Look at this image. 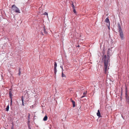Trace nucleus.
Here are the masks:
<instances>
[{"label": "nucleus", "instance_id": "nucleus-1", "mask_svg": "<svg viewBox=\"0 0 129 129\" xmlns=\"http://www.w3.org/2000/svg\"><path fill=\"white\" fill-rule=\"evenodd\" d=\"M111 49L110 48H109L108 49V51L107 52V56L106 55H103L102 56V60L103 61H104V60L103 59V58H106V59H107V60L108 61V62H109L110 61V56L111 55L112 53L111 52H110V51H111Z\"/></svg>", "mask_w": 129, "mask_h": 129}, {"label": "nucleus", "instance_id": "nucleus-2", "mask_svg": "<svg viewBox=\"0 0 129 129\" xmlns=\"http://www.w3.org/2000/svg\"><path fill=\"white\" fill-rule=\"evenodd\" d=\"M106 58H103V59L104 60V61H103L104 62V73L106 74L107 73V70L108 69V67L109 65V62L106 59Z\"/></svg>", "mask_w": 129, "mask_h": 129}, {"label": "nucleus", "instance_id": "nucleus-3", "mask_svg": "<svg viewBox=\"0 0 129 129\" xmlns=\"http://www.w3.org/2000/svg\"><path fill=\"white\" fill-rule=\"evenodd\" d=\"M13 11H14L15 12L20 13V12L19 10L14 5H12L11 7Z\"/></svg>", "mask_w": 129, "mask_h": 129}, {"label": "nucleus", "instance_id": "nucleus-4", "mask_svg": "<svg viewBox=\"0 0 129 129\" xmlns=\"http://www.w3.org/2000/svg\"><path fill=\"white\" fill-rule=\"evenodd\" d=\"M119 35L120 38L121 40H123L124 39V36L123 33V31H121L119 32Z\"/></svg>", "mask_w": 129, "mask_h": 129}, {"label": "nucleus", "instance_id": "nucleus-5", "mask_svg": "<svg viewBox=\"0 0 129 129\" xmlns=\"http://www.w3.org/2000/svg\"><path fill=\"white\" fill-rule=\"evenodd\" d=\"M57 66V64L56 62H54V73L56 74L57 72L56 67Z\"/></svg>", "mask_w": 129, "mask_h": 129}, {"label": "nucleus", "instance_id": "nucleus-6", "mask_svg": "<svg viewBox=\"0 0 129 129\" xmlns=\"http://www.w3.org/2000/svg\"><path fill=\"white\" fill-rule=\"evenodd\" d=\"M118 27V28L119 32L122 31L120 24L119 23H117Z\"/></svg>", "mask_w": 129, "mask_h": 129}, {"label": "nucleus", "instance_id": "nucleus-7", "mask_svg": "<svg viewBox=\"0 0 129 129\" xmlns=\"http://www.w3.org/2000/svg\"><path fill=\"white\" fill-rule=\"evenodd\" d=\"M97 115L99 117H101V115L100 113L99 110H98V112L97 113Z\"/></svg>", "mask_w": 129, "mask_h": 129}, {"label": "nucleus", "instance_id": "nucleus-8", "mask_svg": "<svg viewBox=\"0 0 129 129\" xmlns=\"http://www.w3.org/2000/svg\"><path fill=\"white\" fill-rule=\"evenodd\" d=\"M9 94L10 96V99H12V93L11 91H9Z\"/></svg>", "mask_w": 129, "mask_h": 129}, {"label": "nucleus", "instance_id": "nucleus-9", "mask_svg": "<svg viewBox=\"0 0 129 129\" xmlns=\"http://www.w3.org/2000/svg\"><path fill=\"white\" fill-rule=\"evenodd\" d=\"M21 101H22V105L23 106H24V103L23 97V96H21Z\"/></svg>", "mask_w": 129, "mask_h": 129}, {"label": "nucleus", "instance_id": "nucleus-10", "mask_svg": "<svg viewBox=\"0 0 129 129\" xmlns=\"http://www.w3.org/2000/svg\"><path fill=\"white\" fill-rule=\"evenodd\" d=\"M71 101L72 103L73 107L74 108L75 106V102L72 100Z\"/></svg>", "mask_w": 129, "mask_h": 129}, {"label": "nucleus", "instance_id": "nucleus-11", "mask_svg": "<svg viewBox=\"0 0 129 129\" xmlns=\"http://www.w3.org/2000/svg\"><path fill=\"white\" fill-rule=\"evenodd\" d=\"M105 22L107 23H109L110 24V22L109 19L108 17L106 18L105 20Z\"/></svg>", "mask_w": 129, "mask_h": 129}, {"label": "nucleus", "instance_id": "nucleus-12", "mask_svg": "<svg viewBox=\"0 0 129 129\" xmlns=\"http://www.w3.org/2000/svg\"><path fill=\"white\" fill-rule=\"evenodd\" d=\"M43 33H44V34H46L47 33V32L46 31V29L44 26L43 28Z\"/></svg>", "mask_w": 129, "mask_h": 129}, {"label": "nucleus", "instance_id": "nucleus-13", "mask_svg": "<svg viewBox=\"0 0 129 129\" xmlns=\"http://www.w3.org/2000/svg\"><path fill=\"white\" fill-rule=\"evenodd\" d=\"M61 76L62 77L64 78V79L66 78V75L63 73L62 71Z\"/></svg>", "mask_w": 129, "mask_h": 129}, {"label": "nucleus", "instance_id": "nucleus-14", "mask_svg": "<svg viewBox=\"0 0 129 129\" xmlns=\"http://www.w3.org/2000/svg\"><path fill=\"white\" fill-rule=\"evenodd\" d=\"M47 116L46 115L43 118V120L44 121H46L47 120Z\"/></svg>", "mask_w": 129, "mask_h": 129}, {"label": "nucleus", "instance_id": "nucleus-15", "mask_svg": "<svg viewBox=\"0 0 129 129\" xmlns=\"http://www.w3.org/2000/svg\"><path fill=\"white\" fill-rule=\"evenodd\" d=\"M30 114L28 113V120L29 121H28V122H29V120L30 119Z\"/></svg>", "mask_w": 129, "mask_h": 129}, {"label": "nucleus", "instance_id": "nucleus-16", "mask_svg": "<svg viewBox=\"0 0 129 129\" xmlns=\"http://www.w3.org/2000/svg\"><path fill=\"white\" fill-rule=\"evenodd\" d=\"M9 105H8L6 108V110L7 111H8L9 110Z\"/></svg>", "mask_w": 129, "mask_h": 129}, {"label": "nucleus", "instance_id": "nucleus-17", "mask_svg": "<svg viewBox=\"0 0 129 129\" xmlns=\"http://www.w3.org/2000/svg\"><path fill=\"white\" fill-rule=\"evenodd\" d=\"M73 9V11L74 12V13L75 14H76L77 13L76 11V10L75 9V8Z\"/></svg>", "mask_w": 129, "mask_h": 129}, {"label": "nucleus", "instance_id": "nucleus-18", "mask_svg": "<svg viewBox=\"0 0 129 129\" xmlns=\"http://www.w3.org/2000/svg\"><path fill=\"white\" fill-rule=\"evenodd\" d=\"M127 88L126 87V91H125V95L126 97H127Z\"/></svg>", "mask_w": 129, "mask_h": 129}, {"label": "nucleus", "instance_id": "nucleus-19", "mask_svg": "<svg viewBox=\"0 0 129 129\" xmlns=\"http://www.w3.org/2000/svg\"><path fill=\"white\" fill-rule=\"evenodd\" d=\"M20 74H21L20 68H19V73H18V74L19 75H20Z\"/></svg>", "mask_w": 129, "mask_h": 129}, {"label": "nucleus", "instance_id": "nucleus-20", "mask_svg": "<svg viewBox=\"0 0 129 129\" xmlns=\"http://www.w3.org/2000/svg\"><path fill=\"white\" fill-rule=\"evenodd\" d=\"M72 7L73 8V9L75 8V7L73 3L72 4Z\"/></svg>", "mask_w": 129, "mask_h": 129}, {"label": "nucleus", "instance_id": "nucleus-21", "mask_svg": "<svg viewBox=\"0 0 129 129\" xmlns=\"http://www.w3.org/2000/svg\"><path fill=\"white\" fill-rule=\"evenodd\" d=\"M12 99H11L10 100V106L12 105Z\"/></svg>", "mask_w": 129, "mask_h": 129}, {"label": "nucleus", "instance_id": "nucleus-22", "mask_svg": "<svg viewBox=\"0 0 129 129\" xmlns=\"http://www.w3.org/2000/svg\"><path fill=\"white\" fill-rule=\"evenodd\" d=\"M28 127L29 129H31L30 126L29 124H28Z\"/></svg>", "mask_w": 129, "mask_h": 129}, {"label": "nucleus", "instance_id": "nucleus-23", "mask_svg": "<svg viewBox=\"0 0 129 129\" xmlns=\"http://www.w3.org/2000/svg\"><path fill=\"white\" fill-rule=\"evenodd\" d=\"M44 14L45 15H48V13L46 12H45Z\"/></svg>", "mask_w": 129, "mask_h": 129}, {"label": "nucleus", "instance_id": "nucleus-24", "mask_svg": "<svg viewBox=\"0 0 129 129\" xmlns=\"http://www.w3.org/2000/svg\"><path fill=\"white\" fill-rule=\"evenodd\" d=\"M60 67L62 69V71L63 70V67H62V66H60Z\"/></svg>", "mask_w": 129, "mask_h": 129}, {"label": "nucleus", "instance_id": "nucleus-25", "mask_svg": "<svg viewBox=\"0 0 129 129\" xmlns=\"http://www.w3.org/2000/svg\"><path fill=\"white\" fill-rule=\"evenodd\" d=\"M86 94V92H84L83 93V94L84 95Z\"/></svg>", "mask_w": 129, "mask_h": 129}, {"label": "nucleus", "instance_id": "nucleus-26", "mask_svg": "<svg viewBox=\"0 0 129 129\" xmlns=\"http://www.w3.org/2000/svg\"><path fill=\"white\" fill-rule=\"evenodd\" d=\"M41 34L42 35H44V34L42 32H41Z\"/></svg>", "mask_w": 129, "mask_h": 129}, {"label": "nucleus", "instance_id": "nucleus-27", "mask_svg": "<svg viewBox=\"0 0 129 129\" xmlns=\"http://www.w3.org/2000/svg\"><path fill=\"white\" fill-rule=\"evenodd\" d=\"M85 95H84V96H81V98H83V97H85Z\"/></svg>", "mask_w": 129, "mask_h": 129}, {"label": "nucleus", "instance_id": "nucleus-28", "mask_svg": "<svg viewBox=\"0 0 129 129\" xmlns=\"http://www.w3.org/2000/svg\"><path fill=\"white\" fill-rule=\"evenodd\" d=\"M11 129H13V127L12 126L11 128Z\"/></svg>", "mask_w": 129, "mask_h": 129}, {"label": "nucleus", "instance_id": "nucleus-29", "mask_svg": "<svg viewBox=\"0 0 129 129\" xmlns=\"http://www.w3.org/2000/svg\"><path fill=\"white\" fill-rule=\"evenodd\" d=\"M109 26H110V25L109 24V26H108V28H109V29H110V27H109Z\"/></svg>", "mask_w": 129, "mask_h": 129}, {"label": "nucleus", "instance_id": "nucleus-30", "mask_svg": "<svg viewBox=\"0 0 129 129\" xmlns=\"http://www.w3.org/2000/svg\"><path fill=\"white\" fill-rule=\"evenodd\" d=\"M80 46L79 45H78L77 47H79Z\"/></svg>", "mask_w": 129, "mask_h": 129}, {"label": "nucleus", "instance_id": "nucleus-31", "mask_svg": "<svg viewBox=\"0 0 129 129\" xmlns=\"http://www.w3.org/2000/svg\"><path fill=\"white\" fill-rule=\"evenodd\" d=\"M121 116H122V117L124 119V118H123V116L122 115H121Z\"/></svg>", "mask_w": 129, "mask_h": 129}, {"label": "nucleus", "instance_id": "nucleus-32", "mask_svg": "<svg viewBox=\"0 0 129 129\" xmlns=\"http://www.w3.org/2000/svg\"><path fill=\"white\" fill-rule=\"evenodd\" d=\"M80 108H81V107H80L79 108V109H80Z\"/></svg>", "mask_w": 129, "mask_h": 129}, {"label": "nucleus", "instance_id": "nucleus-33", "mask_svg": "<svg viewBox=\"0 0 129 129\" xmlns=\"http://www.w3.org/2000/svg\"><path fill=\"white\" fill-rule=\"evenodd\" d=\"M9 90H11V89H10Z\"/></svg>", "mask_w": 129, "mask_h": 129}]
</instances>
